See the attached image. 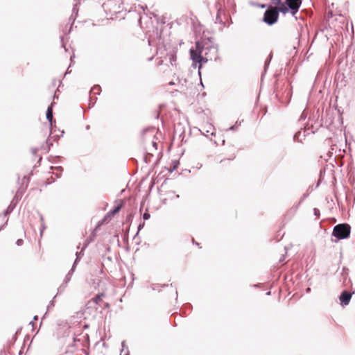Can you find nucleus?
<instances>
[{
	"label": "nucleus",
	"mask_w": 355,
	"mask_h": 355,
	"mask_svg": "<svg viewBox=\"0 0 355 355\" xmlns=\"http://www.w3.org/2000/svg\"><path fill=\"white\" fill-rule=\"evenodd\" d=\"M121 346H122V347H123V349H122V351H121V352H123V351L124 350L125 347V341H123V342L121 343Z\"/></svg>",
	"instance_id": "nucleus-33"
},
{
	"label": "nucleus",
	"mask_w": 355,
	"mask_h": 355,
	"mask_svg": "<svg viewBox=\"0 0 355 355\" xmlns=\"http://www.w3.org/2000/svg\"><path fill=\"white\" fill-rule=\"evenodd\" d=\"M214 40L213 37H207L202 41H197L196 48L197 50L203 52L205 56H212V58H216L218 47L214 43Z\"/></svg>",
	"instance_id": "nucleus-1"
},
{
	"label": "nucleus",
	"mask_w": 355,
	"mask_h": 355,
	"mask_svg": "<svg viewBox=\"0 0 355 355\" xmlns=\"http://www.w3.org/2000/svg\"><path fill=\"white\" fill-rule=\"evenodd\" d=\"M78 263V258L75 259L71 268L70 269V270L68 272V273L65 276L62 284L58 288V292H60V293L64 291L66 285L70 282L71 276L76 269V265Z\"/></svg>",
	"instance_id": "nucleus-6"
},
{
	"label": "nucleus",
	"mask_w": 355,
	"mask_h": 355,
	"mask_svg": "<svg viewBox=\"0 0 355 355\" xmlns=\"http://www.w3.org/2000/svg\"><path fill=\"white\" fill-rule=\"evenodd\" d=\"M284 259V255H283V257L279 259V261L282 262L283 261Z\"/></svg>",
	"instance_id": "nucleus-38"
},
{
	"label": "nucleus",
	"mask_w": 355,
	"mask_h": 355,
	"mask_svg": "<svg viewBox=\"0 0 355 355\" xmlns=\"http://www.w3.org/2000/svg\"><path fill=\"white\" fill-rule=\"evenodd\" d=\"M89 128H90V126H89V125H87L86 126V129H87V130H89Z\"/></svg>",
	"instance_id": "nucleus-42"
},
{
	"label": "nucleus",
	"mask_w": 355,
	"mask_h": 355,
	"mask_svg": "<svg viewBox=\"0 0 355 355\" xmlns=\"http://www.w3.org/2000/svg\"><path fill=\"white\" fill-rule=\"evenodd\" d=\"M162 60H161L159 62V64H162Z\"/></svg>",
	"instance_id": "nucleus-53"
},
{
	"label": "nucleus",
	"mask_w": 355,
	"mask_h": 355,
	"mask_svg": "<svg viewBox=\"0 0 355 355\" xmlns=\"http://www.w3.org/2000/svg\"><path fill=\"white\" fill-rule=\"evenodd\" d=\"M60 40H61V42H62V46L64 49L65 51H67V48H66L65 44L63 43V37H62V36H61V37H60Z\"/></svg>",
	"instance_id": "nucleus-28"
},
{
	"label": "nucleus",
	"mask_w": 355,
	"mask_h": 355,
	"mask_svg": "<svg viewBox=\"0 0 355 355\" xmlns=\"http://www.w3.org/2000/svg\"><path fill=\"white\" fill-rule=\"evenodd\" d=\"M72 12H73V13H72L71 16L70 17L69 20L72 21V24H73L76 19V15H78V9H76V8L74 6L73 8Z\"/></svg>",
	"instance_id": "nucleus-17"
},
{
	"label": "nucleus",
	"mask_w": 355,
	"mask_h": 355,
	"mask_svg": "<svg viewBox=\"0 0 355 355\" xmlns=\"http://www.w3.org/2000/svg\"><path fill=\"white\" fill-rule=\"evenodd\" d=\"M351 227L347 223H340L334 226L332 236L336 238L335 242L349 237Z\"/></svg>",
	"instance_id": "nucleus-3"
},
{
	"label": "nucleus",
	"mask_w": 355,
	"mask_h": 355,
	"mask_svg": "<svg viewBox=\"0 0 355 355\" xmlns=\"http://www.w3.org/2000/svg\"><path fill=\"white\" fill-rule=\"evenodd\" d=\"M150 218V214L146 211L143 214V218L144 220H148Z\"/></svg>",
	"instance_id": "nucleus-20"
},
{
	"label": "nucleus",
	"mask_w": 355,
	"mask_h": 355,
	"mask_svg": "<svg viewBox=\"0 0 355 355\" xmlns=\"http://www.w3.org/2000/svg\"><path fill=\"white\" fill-rule=\"evenodd\" d=\"M348 273H349V269L347 268L346 267H343V270H342V272H341L342 279H340V281H343V284H346Z\"/></svg>",
	"instance_id": "nucleus-12"
},
{
	"label": "nucleus",
	"mask_w": 355,
	"mask_h": 355,
	"mask_svg": "<svg viewBox=\"0 0 355 355\" xmlns=\"http://www.w3.org/2000/svg\"><path fill=\"white\" fill-rule=\"evenodd\" d=\"M195 243V245H199L198 243Z\"/></svg>",
	"instance_id": "nucleus-54"
},
{
	"label": "nucleus",
	"mask_w": 355,
	"mask_h": 355,
	"mask_svg": "<svg viewBox=\"0 0 355 355\" xmlns=\"http://www.w3.org/2000/svg\"><path fill=\"white\" fill-rule=\"evenodd\" d=\"M50 146H52V143H51V144H49V147H48V150H49V149H50Z\"/></svg>",
	"instance_id": "nucleus-47"
},
{
	"label": "nucleus",
	"mask_w": 355,
	"mask_h": 355,
	"mask_svg": "<svg viewBox=\"0 0 355 355\" xmlns=\"http://www.w3.org/2000/svg\"><path fill=\"white\" fill-rule=\"evenodd\" d=\"M153 146H154L155 148H157V143L155 141L152 142Z\"/></svg>",
	"instance_id": "nucleus-32"
},
{
	"label": "nucleus",
	"mask_w": 355,
	"mask_h": 355,
	"mask_svg": "<svg viewBox=\"0 0 355 355\" xmlns=\"http://www.w3.org/2000/svg\"><path fill=\"white\" fill-rule=\"evenodd\" d=\"M304 198H306V195H304L303 198L300 200V202H301L304 200Z\"/></svg>",
	"instance_id": "nucleus-45"
},
{
	"label": "nucleus",
	"mask_w": 355,
	"mask_h": 355,
	"mask_svg": "<svg viewBox=\"0 0 355 355\" xmlns=\"http://www.w3.org/2000/svg\"><path fill=\"white\" fill-rule=\"evenodd\" d=\"M42 159V156H40V157H39L38 162H41Z\"/></svg>",
	"instance_id": "nucleus-40"
},
{
	"label": "nucleus",
	"mask_w": 355,
	"mask_h": 355,
	"mask_svg": "<svg viewBox=\"0 0 355 355\" xmlns=\"http://www.w3.org/2000/svg\"><path fill=\"white\" fill-rule=\"evenodd\" d=\"M189 53L190 58L192 60V67L193 68H196L197 64H198V74L200 77V70L202 69V64L206 63L209 60H212V56H205V55H203L202 54H204V53L202 52L201 51L197 50V49L196 50H194L193 49H191L189 51Z\"/></svg>",
	"instance_id": "nucleus-2"
},
{
	"label": "nucleus",
	"mask_w": 355,
	"mask_h": 355,
	"mask_svg": "<svg viewBox=\"0 0 355 355\" xmlns=\"http://www.w3.org/2000/svg\"><path fill=\"white\" fill-rule=\"evenodd\" d=\"M279 12H281L280 8H275L269 6L263 14L262 20L266 24L272 26L277 21Z\"/></svg>",
	"instance_id": "nucleus-5"
},
{
	"label": "nucleus",
	"mask_w": 355,
	"mask_h": 355,
	"mask_svg": "<svg viewBox=\"0 0 355 355\" xmlns=\"http://www.w3.org/2000/svg\"><path fill=\"white\" fill-rule=\"evenodd\" d=\"M166 286H168V284H163V285H162V287H166Z\"/></svg>",
	"instance_id": "nucleus-44"
},
{
	"label": "nucleus",
	"mask_w": 355,
	"mask_h": 355,
	"mask_svg": "<svg viewBox=\"0 0 355 355\" xmlns=\"http://www.w3.org/2000/svg\"><path fill=\"white\" fill-rule=\"evenodd\" d=\"M310 290H311V289H310V288H308L306 289V292H309V291H310Z\"/></svg>",
	"instance_id": "nucleus-48"
},
{
	"label": "nucleus",
	"mask_w": 355,
	"mask_h": 355,
	"mask_svg": "<svg viewBox=\"0 0 355 355\" xmlns=\"http://www.w3.org/2000/svg\"><path fill=\"white\" fill-rule=\"evenodd\" d=\"M124 355H129V351L128 349H127V352Z\"/></svg>",
	"instance_id": "nucleus-43"
},
{
	"label": "nucleus",
	"mask_w": 355,
	"mask_h": 355,
	"mask_svg": "<svg viewBox=\"0 0 355 355\" xmlns=\"http://www.w3.org/2000/svg\"><path fill=\"white\" fill-rule=\"evenodd\" d=\"M236 127H237V126L234 124V125H232V126L229 128V130H234L236 128Z\"/></svg>",
	"instance_id": "nucleus-31"
},
{
	"label": "nucleus",
	"mask_w": 355,
	"mask_h": 355,
	"mask_svg": "<svg viewBox=\"0 0 355 355\" xmlns=\"http://www.w3.org/2000/svg\"><path fill=\"white\" fill-rule=\"evenodd\" d=\"M215 23L216 24H220L222 25V28L225 26V23L221 19L220 12V10H218L217 15L215 19Z\"/></svg>",
	"instance_id": "nucleus-14"
},
{
	"label": "nucleus",
	"mask_w": 355,
	"mask_h": 355,
	"mask_svg": "<svg viewBox=\"0 0 355 355\" xmlns=\"http://www.w3.org/2000/svg\"><path fill=\"white\" fill-rule=\"evenodd\" d=\"M29 324L32 325L33 327V324H34V321H31Z\"/></svg>",
	"instance_id": "nucleus-39"
},
{
	"label": "nucleus",
	"mask_w": 355,
	"mask_h": 355,
	"mask_svg": "<svg viewBox=\"0 0 355 355\" xmlns=\"http://www.w3.org/2000/svg\"><path fill=\"white\" fill-rule=\"evenodd\" d=\"M178 163L173 164V168L170 170L171 172L175 171L178 168Z\"/></svg>",
	"instance_id": "nucleus-27"
},
{
	"label": "nucleus",
	"mask_w": 355,
	"mask_h": 355,
	"mask_svg": "<svg viewBox=\"0 0 355 355\" xmlns=\"http://www.w3.org/2000/svg\"><path fill=\"white\" fill-rule=\"evenodd\" d=\"M266 6L265 4H263L261 6V8H265Z\"/></svg>",
	"instance_id": "nucleus-46"
},
{
	"label": "nucleus",
	"mask_w": 355,
	"mask_h": 355,
	"mask_svg": "<svg viewBox=\"0 0 355 355\" xmlns=\"http://www.w3.org/2000/svg\"><path fill=\"white\" fill-rule=\"evenodd\" d=\"M15 207V205H10L3 214H0V218H2L4 221L5 220L8 219L7 216L13 211Z\"/></svg>",
	"instance_id": "nucleus-9"
},
{
	"label": "nucleus",
	"mask_w": 355,
	"mask_h": 355,
	"mask_svg": "<svg viewBox=\"0 0 355 355\" xmlns=\"http://www.w3.org/2000/svg\"><path fill=\"white\" fill-rule=\"evenodd\" d=\"M54 105V103H51V104L47 107L46 112V118L47 121H49L50 124V129H52L53 123H55V121L53 120V106Z\"/></svg>",
	"instance_id": "nucleus-8"
},
{
	"label": "nucleus",
	"mask_w": 355,
	"mask_h": 355,
	"mask_svg": "<svg viewBox=\"0 0 355 355\" xmlns=\"http://www.w3.org/2000/svg\"><path fill=\"white\" fill-rule=\"evenodd\" d=\"M167 56H168L171 64L172 66H175L176 60H177L176 51L175 50H172V51H169L167 53Z\"/></svg>",
	"instance_id": "nucleus-10"
},
{
	"label": "nucleus",
	"mask_w": 355,
	"mask_h": 355,
	"mask_svg": "<svg viewBox=\"0 0 355 355\" xmlns=\"http://www.w3.org/2000/svg\"><path fill=\"white\" fill-rule=\"evenodd\" d=\"M302 4V0H285L284 6L280 8L282 14L290 12L294 16L299 10Z\"/></svg>",
	"instance_id": "nucleus-4"
},
{
	"label": "nucleus",
	"mask_w": 355,
	"mask_h": 355,
	"mask_svg": "<svg viewBox=\"0 0 355 355\" xmlns=\"http://www.w3.org/2000/svg\"><path fill=\"white\" fill-rule=\"evenodd\" d=\"M302 135V131L301 130H299L297 132H296L294 135H293V141H299V142H302L303 139H304L305 137H306V135L304 134L302 136L301 135Z\"/></svg>",
	"instance_id": "nucleus-11"
},
{
	"label": "nucleus",
	"mask_w": 355,
	"mask_h": 355,
	"mask_svg": "<svg viewBox=\"0 0 355 355\" xmlns=\"http://www.w3.org/2000/svg\"><path fill=\"white\" fill-rule=\"evenodd\" d=\"M266 295H270V291L267 292Z\"/></svg>",
	"instance_id": "nucleus-49"
},
{
	"label": "nucleus",
	"mask_w": 355,
	"mask_h": 355,
	"mask_svg": "<svg viewBox=\"0 0 355 355\" xmlns=\"http://www.w3.org/2000/svg\"><path fill=\"white\" fill-rule=\"evenodd\" d=\"M152 289L153 290H155V287H154V286H152Z\"/></svg>",
	"instance_id": "nucleus-51"
},
{
	"label": "nucleus",
	"mask_w": 355,
	"mask_h": 355,
	"mask_svg": "<svg viewBox=\"0 0 355 355\" xmlns=\"http://www.w3.org/2000/svg\"><path fill=\"white\" fill-rule=\"evenodd\" d=\"M23 243H24V240H23V239H17V241H16V244H17V245H18V246H21V245H23Z\"/></svg>",
	"instance_id": "nucleus-24"
},
{
	"label": "nucleus",
	"mask_w": 355,
	"mask_h": 355,
	"mask_svg": "<svg viewBox=\"0 0 355 355\" xmlns=\"http://www.w3.org/2000/svg\"><path fill=\"white\" fill-rule=\"evenodd\" d=\"M101 91V88L100 85H94L92 89V92H93L96 94H99Z\"/></svg>",
	"instance_id": "nucleus-19"
},
{
	"label": "nucleus",
	"mask_w": 355,
	"mask_h": 355,
	"mask_svg": "<svg viewBox=\"0 0 355 355\" xmlns=\"http://www.w3.org/2000/svg\"><path fill=\"white\" fill-rule=\"evenodd\" d=\"M54 303H55V302H54V299H53L50 302V303L48 306V309H49L50 307L54 306Z\"/></svg>",
	"instance_id": "nucleus-29"
},
{
	"label": "nucleus",
	"mask_w": 355,
	"mask_h": 355,
	"mask_svg": "<svg viewBox=\"0 0 355 355\" xmlns=\"http://www.w3.org/2000/svg\"><path fill=\"white\" fill-rule=\"evenodd\" d=\"M51 169H55L56 171H59V173H62L63 171V168L62 166H51Z\"/></svg>",
	"instance_id": "nucleus-22"
},
{
	"label": "nucleus",
	"mask_w": 355,
	"mask_h": 355,
	"mask_svg": "<svg viewBox=\"0 0 355 355\" xmlns=\"http://www.w3.org/2000/svg\"><path fill=\"white\" fill-rule=\"evenodd\" d=\"M37 151H38V148H31V153H32V154L33 155H36Z\"/></svg>",
	"instance_id": "nucleus-26"
},
{
	"label": "nucleus",
	"mask_w": 355,
	"mask_h": 355,
	"mask_svg": "<svg viewBox=\"0 0 355 355\" xmlns=\"http://www.w3.org/2000/svg\"><path fill=\"white\" fill-rule=\"evenodd\" d=\"M122 207H123V204L122 203H121L119 205H117L112 210H110L108 212L107 214L108 215H111V216L115 215L116 214H117L121 209Z\"/></svg>",
	"instance_id": "nucleus-13"
},
{
	"label": "nucleus",
	"mask_w": 355,
	"mask_h": 355,
	"mask_svg": "<svg viewBox=\"0 0 355 355\" xmlns=\"http://www.w3.org/2000/svg\"><path fill=\"white\" fill-rule=\"evenodd\" d=\"M272 53H270L268 55V58L266 59V60L265 61V64H264V71H266L267 68L269 66V64L271 61V59H272Z\"/></svg>",
	"instance_id": "nucleus-18"
},
{
	"label": "nucleus",
	"mask_w": 355,
	"mask_h": 355,
	"mask_svg": "<svg viewBox=\"0 0 355 355\" xmlns=\"http://www.w3.org/2000/svg\"><path fill=\"white\" fill-rule=\"evenodd\" d=\"M8 219L5 220L4 223L0 226V232L6 226Z\"/></svg>",
	"instance_id": "nucleus-25"
},
{
	"label": "nucleus",
	"mask_w": 355,
	"mask_h": 355,
	"mask_svg": "<svg viewBox=\"0 0 355 355\" xmlns=\"http://www.w3.org/2000/svg\"><path fill=\"white\" fill-rule=\"evenodd\" d=\"M354 293V292L351 293L347 290L343 291L339 295L340 305L343 306L348 305Z\"/></svg>",
	"instance_id": "nucleus-7"
},
{
	"label": "nucleus",
	"mask_w": 355,
	"mask_h": 355,
	"mask_svg": "<svg viewBox=\"0 0 355 355\" xmlns=\"http://www.w3.org/2000/svg\"><path fill=\"white\" fill-rule=\"evenodd\" d=\"M176 297H178V291H175Z\"/></svg>",
	"instance_id": "nucleus-52"
},
{
	"label": "nucleus",
	"mask_w": 355,
	"mask_h": 355,
	"mask_svg": "<svg viewBox=\"0 0 355 355\" xmlns=\"http://www.w3.org/2000/svg\"><path fill=\"white\" fill-rule=\"evenodd\" d=\"M40 220H41V227H40V236H42L44 230L46 229V226H45V224H44V216H43L42 214H40Z\"/></svg>",
	"instance_id": "nucleus-15"
},
{
	"label": "nucleus",
	"mask_w": 355,
	"mask_h": 355,
	"mask_svg": "<svg viewBox=\"0 0 355 355\" xmlns=\"http://www.w3.org/2000/svg\"><path fill=\"white\" fill-rule=\"evenodd\" d=\"M53 98V99H55V98H58V96L55 94H54Z\"/></svg>",
	"instance_id": "nucleus-41"
},
{
	"label": "nucleus",
	"mask_w": 355,
	"mask_h": 355,
	"mask_svg": "<svg viewBox=\"0 0 355 355\" xmlns=\"http://www.w3.org/2000/svg\"><path fill=\"white\" fill-rule=\"evenodd\" d=\"M83 255V250H81L80 252H77L76 253V259H78V261H80V259H81V256Z\"/></svg>",
	"instance_id": "nucleus-23"
},
{
	"label": "nucleus",
	"mask_w": 355,
	"mask_h": 355,
	"mask_svg": "<svg viewBox=\"0 0 355 355\" xmlns=\"http://www.w3.org/2000/svg\"><path fill=\"white\" fill-rule=\"evenodd\" d=\"M313 214L317 218H319L320 216V211L318 208L313 209Z\"/></svg>",
	"instance_id": "nucleus-21"
},
{
	"label": "nucleus",
	"mask_w": 355,
	"mask_h": 355,
	"mask_svg": "<svg viewBox=\"0 0 355 355\" xmlns=\"http://www.w3.org/2000/svg\"><path fill=\"white\" fill-rule=\"evenodd\" d=\"M55 176L57 178H60L61 177V173H55Z\"/></svg>",
	"instance_id": "nucleus-36"
},
{
	"label": "nucleus",
	"mask_w": 355,
	"mask_h": 355,
	"mask_svg": "<svg viewBox=\"0 0 355 355\" xmlns=\"http://www.w3.org/2000/svg\"><path fill=\"white\" fill-rule=\"evenodd\" d=\"M242 121H236V123H235V125H236V126L241 125V122H242Z\"/></svg>",
	"instance_id": "nucleus-34"
},
{
	"label": "nucleus",
	"mask_w": 355,
	"mask_h": 355,
	"mask_svg": "<svg viewBox=\"0 0 355 355\" xmlns=\"http://www.w3.org/2000/svg\"><path fill=\"white\" fill-rule=\"evenodd\" d=\"M305 118H306V115H304V113H302L300 116V119H304Z\"/></svg>",
	"instance_id": "nucleus-35"
},
{
	"label": "nucleus",
	"mask_w": 355,
	"mask_h": 355,
	"mask_svg": "<svg viewBox=\"0 0 355 355\" xmlns=\"http://www.w3.org/2000/svg\"><path fill=\"white\" fill-rule=\"evenodd\" d=\"M104 296V293H98L97 294L94 298L93 302L96 303V304H98L99 302L101 301L102 297Z\"/></svg>",
	"instance_id": "nucleus-16"
},
{
	"label": "nucleus",
	"mask_w": 355,
	"mask_h": 355,
	"mask_svg": "<svg viewBox=\"0 0 355 355\" xmlns=\"http://www.w3.org/2000/svg\"><path fill=\"white\" fill-rule=\"evenodd\" d=\"M0 221L2 222L3 223H4V220H3L2 218H0Z\"/></svg>",
	"instance_id": "nucleus-50"
},
{
	"label": "nucleus",
	"mask_w": 355,
	"mask_h": 355,
	"mask_svg": "<svg viewBox=\"0 0 355 355\" xmlns=\"http://www.w3.org/2000/svg\"><path fill=\"white\" fill-rule=\"evenodd\" d=\"M37 319H38L37 315H35V316L33 317V321L37 320Z\"/></svg>",
	"instance_id": "nucleus-37"
},
{
	"label": "nucleus",
	"mask_w": 355,
	"mask_h": 355,
	"mask_svg": "<svg viewBox=\"0 0 355 355\" xmlns=\"http://www.w3.org/2000/svg\"><path fill=\"white\" fill-rule=\"evenodd\" d=\"M144 226V223L139 224L138 226V232H139L143 228Z\"/></svg>",
	"instance_id": "nucleus-30"
}]
</instances>
